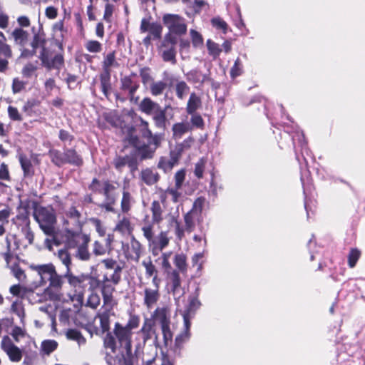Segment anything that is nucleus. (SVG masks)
<instances>
[{
    "mask_svg": "<svg viewBox=\"0 0 365 365\" xmlns=\"http://www.w3.org/2000/svg\"><path fill=\"white\" fill-rule=\"evenodd\" d=\"M29 268L34 271L39 277L38 286L48 285L44 289V294L49 299L57 301L63 297L62 287L66 279L68 284L75 289L85 287L86 282L93 286V283H98V280L89 274H81L75 275L71 269L66 270L63 275L59 274L52 263L43 264H30Z\"/></svg>",
    "mask_w": 365,
    "mask_h": 365,
    "instance_id": "f257e3e1",
    "label": "nucleus"
},
{
    "mask_svg": "<svg viewBox=\"0 0 365 365\" xmlns=\"http://www.w3.org/2000/svg\"><path fill=\"white\" fill-rule=\"evenodd\" d=\"M163 20L169 32L165 36L162 46H165L167 43L175 45L177 43L175 36H181L187 31L184 19L178 15L165 14Z\"/></svg>",
    "mask_w": 365,
    "mask_h": 365,
    "instance_id": "f03ea898",
    "label": "nucleus"
},
{
    "mask_svg": "<svg viewBox=\"0 0 365 365\" xmlns=\"http://www.w3.org/2000/svg\"><path fill=\"white\" fill-rule=\"evenodd\" d=\"M34 217L46 235H54L56 217L53 210L43 207H36L34 212Z\"/></svg>",
    "mask_w": 365,
    "mask_h": 365,
    "instance_id": "7ed1b4c3",
    "label": "nucleus"
},
{
    "mask_svg": "<svg viewBox=\"0 0 365 365\" xmlns=\"http://www.w3.org/2000/svg\"><path fill=\"white\" fill-rule=\"evenodd\" d=\"M139 337L140 341L135 344V353L140 351L145 343L149 340L152 339L153 344L156 346H160V339L158 338L156 330L155 328V324L151 319H145L141 329L137 333V338Z\"/></svg>",
    "mask_w": 365,
    "mask_h": 365,
    "instance_id": "20e7f679",
    "label": "nucleus"
},
{
    "mask_svg": "<svg viewBox=\"0 0 365 365\" xmlns=\"http://www.w3.org/2000/svg\"><path fill=\"white\" fill-rule=\"evenodd\" d=\"M143 296V305L148 309H153L160 297V279L158 276H154L151 284H146L143 287L140 294Z\"/></svg>",
    "mask_w": 365,
    "mask_h": 365,
    "instance_id": "39448f33",
    "label": "nucleus"
},
{
    "mask_svg": "<svg viewBox=\"0 0 365 365\" xmlns=\"http://www.w3.org/2000/svg\"><path fill=\"white\" fill-rule=\"evenodd\" d=\"M38 58L43 67L48 70H56L58 73L64 64L63 54L61 53H54L48 48H43L40 52Z\"/></svg>",
    "mask_w": 365,
    "mask_h": 365,
    "instance_id": "423d86ee",
    "label": "nucleus"
},
{
    "mask_svg": "<svg viewBox=\"0 0 365 365\" xmlns=\"http://www.w3.org/2000/svg\"><path fill=\"white\" fill-rule=\"evenodd\" d=\"M202 221V217H199L190 212H187L184 215V227L180 226V223L175 221V232L177 238L181 240L184 237L185 232L188 233L192 232L195 230L196 225H200Z\"/></svg>",
    "mask_w": 365,
    "mask_h": 365,
    "instance_id": "0eeeda50",
    "label": "nucleus"
},
{
    "mask_svg": "<svg viewBox=\"0 0 365 365\" xmlns=\"http://www.w3.org/2000/svg\"><path fill=\"white\" fill-rule=\"evenodd\" d=\"M81 230L75 227L74 230L66 227L65 242L68 248H76L82 242H90V238L81 233Z\"/></svg>",
    "mask_w": 365,
    "mask_h": 365,
    "instance_id": "6e6552de",
    "label": "nucleus"
},
{
    "mask_svg": "<svg viewBox=\"0 0 365 365\" xmlns=\"http://www.w3.org/2000/svg\"><path fill=\"white\" fill-rule=\"evenodd\" d=\"M1 348L12 362H19L21 360L23 356L22 351L13 343L9 336H5L3 337Z\"/></svg>",
    "mask_w": 365,
    "mask_h": 365,
    "instance_id": "1a4fd4ad",
    "label": "nucleus"
},
{
    "mask_svg": "<svg viewBox=\"0 0 365 365\" xmlns=\"http://www.w3.org/2000/svg\"><path fill=\"white\" fill-rule=\"evenodd\" d=\"M113 334L120 349H128L129 347H132V331H130V330L117 322L115 324Z\"/></svg>",
    "mask_w": 365,
    "mask_h": 365,
    "instance_id": "9d476101",
    "label": "nucleus"
},
{
    "mask_svg": "<svg viewBox=\"0 0 365 365\" xmlns=\"http://www.w3.org/2000/svg\"><path fill=\"white\" fill-rule=\"evenodd\" d=\"M115 287L113 285H101V292L103 297V307L105 311L112 312L118 302L113 296Z\"/></svg>",
    "mask_w": 365,
    "mask_h": 365,
    "instance_id": "9b49d317",
    "label": "nucleus"
},
{
    "mask_svg": "<svg viewBox=\"0 0 365 365\" xmlns=\"http://www.w3.org/2000/svg\"><path fill=\"white\" fill-rule=\"evenodd\" d=\"M168 287L176 302L184 295L185 292L181 286V279L179 273L176 270L170 273L168 277Z\"/></svg>",
    "mask_w": 365,
    "mask_h": 365,
    "instance_id": "f8f14e48",
    "label": "nucleus"
},
{
    "mask_svg": "<svg viewBox=\"0 0 365 365\" xmlns=\"http://www.w3.org/2000/svg\"><path fill=\"white\" fill-rule=\"evenodd\" d=\"M11 36L14 39V43L20 47L21 52L24 48H26V46L29 45L30 42L29 33L22 28L14 29Z\"/></svg>",
    "mask_w": 365,
    "mask_h": 365,
    "instance_id": "ddd939ff",
    "label": "nucleus"
},
{
    "mask_svg": "<svg viewBox=\"0 0 365 365\" xmlns=\"http://www.w3.org/2000/svg\"><path fill=\"white\" fill-rule=\"evenodd\" d=\"M29 43L31 46V49L24 48L21 53V57L28 58L33 56L36 53V49L38 47L41 48V51L43 48H46L45 46L46 39L39 34H34L32 41Z\"/></svg>",
    "mask_w": 365,
    "mask_h": 365,
    "instance_id": "4468645a",
    "label": "nucleus"
},
{
    "mask_svg": "<svg viewBox=\"0 0 365 365\" xmlns=\"http://www.w3.org/2000/svg\"><path fill=\"white\" fill-rule=\"evenodd\" d=\"M152 316L160 327L171 325L170 310L168 306L157 307Z\"/></svg>",
    "mask_w": 365,
    "mask_h": 365,
    "instance_id": "2eb2a0df",
    "label": "nucleus"
},
{
    "mask_svg": "<svg viewBox=\"0 0 365 365\" xmlns=\"http://www.w3.org/2000/svg\"><path fill=\"white\" fill-rule=\"evenodd\" d=\"M190 322L184 321V327L182 331L176 336L175 339V344L173 349L175 351H180L183 346L184 344L188 341L190 338Z\"/></svg>",
    "mask_w": 365,
    "mask_h": 365,
    "instance_id": "dca6fc26",
    "label": "nucleus"
},
{
    "mask_svg": "<svg viewBox=\"0 0 365 365\" xmlns=\"http://www.w3.org/2000/svg\"><path fill=\"white\" fill-rule=\"evenodd\" d=\"M200 305L201 303L197 297L190 298L188 307L182 312L183 321L190 322V320L195 315V311L200 308Z\"/></svg>",
    "mask_w": 365,
    "mask_h": 365,
    "instance_id": "f3484780",
    "label": "nucleus"
},
{
    "mask_svg": "<svg viewBox=\"0 0 365 365\" xmlns=\"http://www.w3.org/2000/svg\"><path fill=\"white\" fill-rule=\"evenodd\" d=\"M141 254V244L132 237L130 243L125 252L127 258L138 261Z\"/></svg>",
    "mask_w": 365,
    "mask_h": 365,
    "instance_id": "a211bd4d",
    "label": "nucleus"
},
{
    "mask_svg": "<svg viewBox=\"0 0 365 365\" xmlns=\"http://www.w3.org/2000/svg\"><path fill=\"white\" fill-rule=\"evenodd\" d=\"M122 267H117L113 272L110 274H105L101 282V285H117L121 280Z\"/></svg>",
    "mask_w": 365,
    "mask_h": 365,
    "instance_id": "6ab92c4d",
    "label": "nucleus"
},
{
    "mask_svg": "<svg viewBox=\"0 0 365 365\" xmlns=\"http://www.w3.org/2000/svg\"><path fill=\"white\" fill-rule=\"evenodd\" d=\"M163 339H160V346H158L161 349L165 347L166 349L171 348L173 339V332L171 329V325L160 327Z\"/></svg>",
    "mask_w": 365,
    "mask_h": 365,
    "instance_id": "aec40b11",
    "label": "nucleus"
},
{
    "mask_svg": "<svg viewBox=\"0 0 365 365\" xmlns=\"http://www.w3.org/2000/svg\"><path fill=\"white\" fill-rule=\"evenodd\" d=\"M118 365H133L134 356L132 352V347L128 349H120V354L116 356Z\"/></svg>",
    "mask_w": 365,
    "mask_h": 365,
    "instance_id": "412c9836",
    "label": "nucleus"
},
{
    "mask_svg": "<svg viewBox=\"0 0 365 365\" xmlns=\"http://www.w3.org/2000/svg\"><path fill=\"white\" fill-rule=\"evenodd\" d=\"M103 72L110 73L113 68L119 67V63L115 58V51H111L104 56L102 62Z\"/></svg>",
    "mask_w": 365,
    "mask_h": 365,
    "instance_id": "4be33fe9",
    "label": "nucleus"
},
{
    "mask_svg": "<svg viewBox=\"0 0 365 365\" xmlns=\"http://www.w3.org/2000/svg\"><path fill=\"white\" fill-rule=\"evenodd\" d=\"M140 176L141 180L148 185H154L160 178L158 173L150 168L143 170Z\"/></svg>",
    "mask_w": 365,
    "mask_h": 365,
    "instance_id": "5701e85b",
    "label": "nucleus"
},
{
    "mask_svg": "<svg viewBox=\"0 0 365 365\" xmlns=\"http://www.w3.org/2000/svg\"><path fill=\"white\" fill-rule=\"evenodd\" d=\"M170 239L168 236V232L162 231L159 235L154 238L153 243H150L148 246H154V250H163L169 244Z\"/></svg>",
    "mask_w": 365,
    "mask_h": 365,
    "instance_id": "b1692460",
    "label": "nucleus"
},
{
    "mask_svg": "<svg viewBox=\"0 0 365 365\" xmlns=\"http://www.w3.org/2000/svg\"><path fill=\"white\" fill-rule=\"evenodd\" d=\"M202 107V101L200 96L195 93H192L190 95L188 101L186 106V112L188 114H193L198 109Z\"/></svg>",
    "mask_w": 365,
    "mask_h": 365,
    "instance_id": "393cba45",
    "label": "nucleus"
},
{
    "mask_svg": "<svg viewBox=\"0 0 365 365\" xmlns=\"http://www.w3.org/2000/svg\"><path fill=\"white\" fill-rule=\"evenodd\" d=\"M139 107L142 112L148 115H151L158 109L160 106L158 103L153 101L150 98H145L140 103Z\"/></svg>",
    "mask_w": 365,
    "mask_h": 365,
    "instance_id": "a878e982",
    "label": "nucleus"
},
{
    "mask_svg": "<svg viewBox=\"0 0 365 365\" xmlns=\"http://www.w3.org/2000/svg\"><path fill=\"white\" fill-rule=\"evenodd\" d=\"M53 32L60 49L62 50L61 42L64 38L65 34L66 33V31L64 29L63 21H57L53 24Z\"/></svg>",
    "mask_w": 365,
    "mask_h": 365,
    "instance_id": "bb28decb",
    "label": "nucleus"
},
{
    "mask_svg": "<svg viewBox=\"0 0 365 365\" xmlns=\"http://www.w3.org/2000/svg\"><path fill=\"white\" fill-rule=\"evenodd\" d=\"M192 126L188 123H177L173 125V135L177 140L182 138V136L190 130Z\"/></svg>",
    "mask_w": 365,
    "mask_h": 365,
    "instance_id": "cd10ccee",
    "label": "nucleus"
},
{
    "mask_svg": "<svg viewBox=\"0 0 365 365\" xmlns=\"http://www.w3.org/2000/svg\"><path fill=\"white\" fill-rule=\"evenodd\" d=\"M152 220L153 222L160 223L163 220V208L160 202L153 201L151 205Z\"/></svg>",
    "mask_w": 365,
    "mask_h": 365,
    "instance_id": "c85d7f7f",
    "label": "nucleus"
},
{
    "mask_svg": "<svg viewBox=\"0 0 365 365\" xmlns=\"http://www.w3.org/2000/svg\"><path fill=\"white\" fill-rule=\"evenodd\" d=\"M153 120L156 127L164 128L165 127L166 116L165 110L160 106L153 113Z\"/></svg>",
    "mask_w": 365,
    "mask_h": 365,
    "instance_id": "c756f323",
    "label": "nucleus"
},
{
    "mask_svg": "<svg viewBox=\"0 0 365 365\" xmlns=\"http://www.w3.org/2000/svg\"><path fill=\"white\" fill-rule=\"evenodd\" d=\"M113 163L115 168L118 170H121L126 165H128L130 168H133L134 166V161L133 158L128 155L115 158Z\"/></svg>",
    "mask_w": 365,
    "mask_h": 365,
    "instance_id": "7c9ffc66",
    "label": "nucleus"
},
{
    "mask_svg": "<svg viewBox=\"0 0 365 365\" xmlns=\"http://www.w3.org/2000/svg\"><path fill=\"white\" fill-rule=\"evenodd\" d=\"M88 243L89 242H82L79 246L76 247V252L75 256L80 260H88L91 257V253L88 251Z\"/></svg>",
    "mask_w": 365,
    "mask_h": 365,
    "instance_id": "2f4dec72",
    "label": "nucleus"
},
{
    "mask_svg": "<svg viewBox=\"0 0 365 365\" xmlns=\"http://www.w3.org/2000/svg\"><path fill=\"white\" fill-rule=\"evenodd\" d=\"M80 217V212L75 207H71L66 212L65 223H68L69 220H74V227L78 230H81V224L79 220Z\"/></svg>",
    "mask_w": 365,
    "mask_h": 365,
    "instance_id": "473e14b6",
    "label": "nucleus"
},
{
    "mask_svg": "<svg viewBox=\"0 0 365 365\" xmlns=\"http://www.w3.org/2000/svg\"><path fill=\"white\" fill-rule=\"evenodd\" d=\"M111 312L103 310L102 312L96 315V318L100 320L101 327L103 332L108 331L110 328V317Z\"/></svg>",
    "mask_w": 365,
    "mask_h": 365,
    "instance_id": "72a5a7b5",
    "label": "nucleus"
},
{
    "mask_svg": "<svg viewBox=\"0 0 365 365\" xmlns=\"http://www.w3.org/2000/svg\"><path fill=\"white\" fill-rule=\"evenodd\" d=\"M115 230L120 232L123 235L130 234L132 231V227L128 218L123 217L117 223Z\"/></svg>",
    "mask_w": 365,
    "mask_h": 365,
    "instance_id": "f704fd0d",
    "label": "nucleus"
},
{
    "mask_svg": "<svg viewBox=\"0 0 365 365\" xmlns=\"http://www.w3.org/2000/svg\"><path fill=\"white\" fill-rule=\"evenodd\" d=\"M141 230L143 232V236L148 242V245L150 243H153V240L155 238L153 222H146L144 225H143Z\"/></svg>",
    "mask_w": 365,
    "mask_h": 365,
    "instance_id": "c9c22d12",
    "label": "nucleus"
},
{
    "mask_svg": "<svg viewBox=\"0 0 365 365\" xmlns=\"http://www.w3.org/2000/svg\"><path fill=\"white\" fill-rule=\"evenodd\" d=\"M66 163L80 166L82 165L83 160L74 150L68 149L66 150Z\"/></svg>",
    "mask_w": 365,
    "mask_h": 365,
    "instance_id": "e433bc0d",
    "label": "nucleus"
},
{
    "mask_svg": "<svg viewBox=\"0 0 365 365\" xmlns=\"http://www.w3.org/2000/svg\"><path fill=\"white\" fill-rule=\"evenodd\" d=\"M162 47H163L161 45ZM165 48H167L166 49L163 50L162 53L163 59L165 61H170L173 63H175V56L176 52L175 50V45H172L170 43H167Z\"/></svg>",
    "mask_w": 365,
    "mask_h": 365,
    "instance_id": "4c0bfd02",
    "label": "nucleus"
},
{
    "mask_svg": "<svg viewBox=\"0 0 365 365\" xmlns=\"http://www.w3.org/2000/svg\"><path fill=\"white\" fill-rule=\"evenodd\" d=\"M101 86L103 94L108 96L111 89L110 73L103 72L100 76Z\"/></svg>",
    "mask_w": 365,
    "mask_h": 365,
    "instance_id": "58836bf2",
    "label": "nucleus"
},
{
    "mask_svg": "<svg viewBox=\"0 0 365 365\" xmlns=\"http://www.w3.org/2000/svg\"><path fill=\"white\" fill-rule=\"evenodd\" d=\"M66 337L73 341H76L78 346L84 345L86 342L85 337L81 334V333L74 329H68L66 334Z\"/></svg>",
    "mask_w": 365,
    "mask_h": 365,
    "instance_id": "ea45409f",
    "label": "nucleus"
},
{
    "mask_svg": "<svg viewBox=\"0 0 365 365\" xmlns=\"http://www.w3.org/2000/svg\"><path fill=\"white\" fill-rule=\"evenodd\" d=\"M206 200L203 197H197L193 202L191 210L189 211L199 217H202V212L205 205Z\"/></svg>",
    "mask_w": 365,
    "mask_h": 365,
    "instance_id": "a19ab883",
    "label": "nucleus"
},
{
    "mask_svg": "<svg viewBox=\"0 0 365 365\" xmlns=\"http://www.w3.org/2000/svg\"><path fill=\"white\" fill-rule=\"evenodd\" d=\"M19 162L25 176H31L33 174L31 160L24 155H19Z\"/></svg>",
    "mask_w": 365,
    "mask_h": 365,
    "instance_id": "79ce46f5",
    "label": "nucleus"
},
{
    "mask_svg": "<svg viewBox=\"0 0 365 365\" xmlns=\"http://www.w3.org/2000/svg\"><path fill=\"white\" fill-rule=\"evenodd\" d=\"M58 347V343L53 339L44 340L41 343V351L44 354L49 355Z\"/></svg>",
    "mask_w": 365,
    "mask_h": 365,
    "instance_id": "37998d69",
    "label": "nucleus"
},
{
    "mask_svg": "<svg viewBox=\"0 0 365 365\" xmlns=\"http://www.w3.org/2000/svg\"><path fill=\"white\" fill-rule=\"evenodd\" d=\"M207 78L206 75L197 70L191 71L187 74V79L195 83H203Z\"/></svg>",
    "mask_w": 365,
    "mask_h": 365,
    "instance_id": "c03bdc74",
    "label": "nucleus"
},
{
    "mask_svg": "<svg viewBox=\"0 0 365 365\" xmlns=\"http://www.w3.org/2000/svg\"><path fill=\"white\" fill-rule=\"evenodd\" d=\"M178 158L176 157H171L170 159L161 158L158 163V168L164 170L165 172L172 170L174 165L177 163Z\"/></svg>",
    "mask_w": 365,
    "mask_h": 365,
    "instance_id": "a18cd8bd",
    "label": "nucleus"
},
{
    "mask_svg": "<svg viewBox=\"0 0 365 365\" xmlns=\"http://www.w3.org/2000/svg\"><path fill=\"white\" fill-rule=\"evenodd\" d=\"M133 197L128 191L124 190L123 192V197L121 200V210L123 212H127L130 210L133 203Z\"/></svg>",
    "mask_w": 365,
    "mask_h": 365,
    "instance_id": "49530a36",
    "label": "nucleus"
},
{
    "mask_svg": "<svg viewBox=\"0 0 365 365\" xmlns=\"http://www.w3.org/2000/svg\"><path fill=\"white\" fill-rule=\"evenodd\" d=\"M167 87V83L164 81H155L150 84V92L153 96L161 95Z\"/></svg>",
    "mask_w": 365,
    "mask_h": 365,
    "instance_id": "de8ad7c7",
    "label": "nucleus"
},
{
    "mask_svg": "<svg viewBox=\"0 0 365 365\" xmlns=\"http://www.w3.org/2000/svg\"><path fill=\"white\" fill-rule=\"evenodd\" d=\"M175 91L178 98L182 100L189 93L190 87L185 81H180L176 83Z\"/></svg>",
    "mask_w": 365,
    "mask_h": 365,
    "instance_id": "09e8293b",
    "label": "nucleus"
},
{
    "mask_svg": "<svg viewBox=\"0 0 365 365\" xmlns=\"http://www.w3.org/2000/svg\"><path fill=\"white\" fill-rule=\"evenodd\" d=\"M58 257L61 261L62 264L66 266V270H70L71 259L68 252L63 249L59 250L58 251Z\"/></svg>",
    "mask_w": 365,
    "mask_h": 365,
    "instance_id": "8fccbe9b",
    "label": "nucleus"
},
{
    "mask_svg": "<svg viewBox=\"0 0 365 365\" xmlns=\"http://www.w3.org/2000/svg\"><path fill=\"white\" fill-rule=\"evenodd\" d=\"M117 342L115 336H113L111 334H108L103 341L105 348L110 349L112 353L116 351Z\"/></svg>",
    "mask_w": 365,
    "mask_h": 365,
    "instance_id": "3c124183",
    "label": "nucleus"
},
{
    "mask_svg": "<svg viewBox=\"0 0 365 365\" xmlns=\"http://www.w3.org/2000/svg\"><path fill=\"white\" fill-rule=\"evenodd\" d=\"M51 160L52 162L58 166H61L66 163V151L61 153L58 150H53L51 152Z\"/></svg>",
    "mask_w": 365,
    "mask_h": 365,
    "instance_id": "603ef678",
    "label": "nucleus"
},
{
    "mask_svg": "<svg viewBox=\"0 0 365 365\" xmlns=\"http://www.w3.org/2000/svg\"><path fill=\"white\" fill-rule=\"evenodd\" d=\"M139 123L137 126L142 134V136L146 138L148 136H151V130L149 129L148 122L143 120L141 117H139Z\"/></svg>",
    "mask_w": 365,
    "mask_h": 365,
    "instance_id": "864d4df0",
    "label": "nucleus"
},
{
    "mask_svg": "<svg viewBox=\"0 0 365 365\" xmlns=\"http://www.w3.org/2000/svg\"><path fill=\"white\" fill-rule=\"evenodd\" d=\"M101 304V297L100 296L96 293L93 292L89 294L88 299L86 301V306L96 309Z\"/></svg>",
    "mask_w": 365,
    "mask_h": 365,
    "instance_id": "5fc2aeb1",
    "label": "nucleus"
},
{
    "mask_svg": "<svg viewBox=\"0 0 365 365\" xmlns=\"http://www.w3.org/2000/svg\"><path fill=\"white\" fill-rule=\"evenodd\" d=\"M115 190V186L110 184L108 181H103L102 185L101 193L105 196V198L116 197L113 193Z\"/></svg>",
    "mask_w": 365,
    "mask_h": 365,
    "instance_id": "6e6d98bb",
    "label": "nucleus"
},
{
    "mask_svg": "<svg viewBox=\"0 0 365 365\" xmlns=\"http://www.w3.org/2000/svg\"><path fill=\"white\" fill-rule=\"evenodd\" d=\"M207 47L209 51V54L212 56L214 58L217 57L222 51L219 44L215 43L210 39L207 41Z\"/></svg>",
    "mask_w": 365,
    "mask_h": 365,
    "instance_id": "4d7b16f0",
    "label": "nucleus"
},
{
    "mask_svg": "<svg viewBox=\"0 0 365 365\" xmlns=\"http://www.w3.org/2000/svg\"><path fill=\"white\" fill-rule=\"evenodd\" d=\"M166 193L168 194V196L171 197V200L174 202H177L179 201L180 198L182 197V189L177 188L176 187H170L166 189Z\"/></svg>",
    "mask_w": 365,
    "mask_h": 365,
    "instance_id": "13d9d810",
    "label": "nucleus"
},
{
    "mask_svg": "<svg viewBox=\"0 0 365 365\" xmlns=\"http://www.w3.org/2000/svg\"><path fill=\"white\" fill-rule=\"evenodd\" d=\"M142 264L145 269V274L148 277L158 276L157 269L150 259L143 261Z\"/></svg>",
    "mask_w": 365,
    "mask_h": 365,
    "instance_id": "bf43d9fd",
    "label": "nucleus"
},
{
    "mask_svg": "<svg viewBox=\"0 0 365 365\" xmlns=\"http://www.w3.org/2000/svg\"><path fill=\"white\" fill-rule=\"evenodd\" d=\"M205 165L206 160L203 158L195 164L194 174L198 179L202 178Z\"/></svg>",
    "mask_w": 365,
    "mask_h": 365,
    "instance_id": "052dcab7",
    "label": "nucleus"
},
{
    "mask_svg": "<svg viewBox=\"0 0 365 365\" xmlns=\"http://www.w3.org/2000/svg\"><path fill=\"white\" fill-rule=\"evenodd\" d=\"M212 25L217 29H220L224 34L227 33L228 25L220 17H215L211 20Z\"/></svg>",
    "mask_w": 365,
    "mask_h": 365,
    "instance_id": "680f3d73",
    "label": "nucleus"
},
{
    "mask_svg": "<svg viewBox=\"0 0 365 365\" xmlns=\"http://www.w3.org/2000/svg\"><path fill=\"white\" fill-rule=\"evenodd\" d=\"M86 48L91 53H99L102 50V45L97 41H88L85 44Z\"/></svg>",
    "mask_w": 365,
    "mask_h": 365,
    "instance_id": "e2e57ef3",
    "label": "nucleus"
},
{
    "mask_svg": "<svg viewBox=\"0 0 365 365\" xmlns=\"http://www.w3.org/2000/svg\"><path fill=\"white\" fill-rule=\"evenodd\" d=\"M175 265L182 272L186 270V257L182 254H178L175 256Z\"/></svg>",
    "mask_w": 365,
    "mask_h": 365,
    "instance_id": "0e129e2a",
    "label": "nucleus"
},
{
    "mask_svg": "<svg viewBox=\"0 0 365 365\" xmlns=\"http://www.w3.org/2000/svg\"><path fill=\"white\" fill-rule=\"evenodd\" d=\"M139 324L140 317L137 315H130L126 325L123 327L132 331L133 329L138 328Z\"/></svg>",
    "mask_w": 365,
    "mask_h": 365,
    "instance_id": "69168bd1",
    "label": "nucleus"
},
{
    "mask_svg": "<svg viewBox=\"0 0 365 365\" xmlns=\"http://www.w3.org/2000/svg\"><path fill=\"white\" fill-rule=\"evenodd\" d=\"M360 252L357 249H351L349 256L348 262L350 267H354L360 257Z\"/></svg>",
    "mask_w": 365,
    "mask_h": 365,
    "instance_id": "338daca9",
    "label": "nucleus"
},
{
    "mask_svg": "<svg viewBox=\"0 0 365 365\" xmlns=\"http://www.w3.org/2000/svg\"><path fill=\"white\" fill-rule=\"evenodd\" d=\"M163 27L161 25L157 23H152V26L150 29L149 34L153 38H160L161 36Z\"/></svg>",
    "mask_w": 365,
    "mask_h": 365,
    "instance_id": "774afa93",
    "label": "nucleus"
}]
</instances>
